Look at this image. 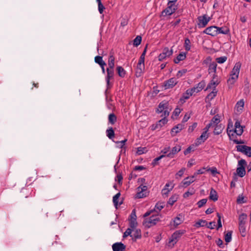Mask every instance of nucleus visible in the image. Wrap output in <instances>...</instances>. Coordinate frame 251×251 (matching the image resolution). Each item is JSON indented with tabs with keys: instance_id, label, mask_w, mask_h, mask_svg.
Wrapping results in <instances>:
<instances>
[{
	"instance_id": "8",
	"label": "nucleus",
	"mask_w": 251,
	"mask_h": 251,
	"mask_svg": "<svg viewBox=\"0 0 251 251\" xmlns=\"http://www.w3.org/2000/svg\"><path fill=\"white\" fill-rule=\"evenodd\" d=\"M177 83L176 79L173 77L165 81L164 82V87L165 89H168L174 87Z\"/></svg>"
},
{
	"instance_id": "61",
	"label": "nucleus",
	"mask_w": 251,
	"mask_h": 251,
	"mask_svg": "<svg viewBox=\"0 0 251 251\" xmlns=\"http://www.w3.org/2000/svg\"><path fill=\"white\" fill-rule=\"evenodd\" d=\"M244 105V101L243 100H240L238 101L236 103V106L237 108H243Z\"/></svg>"
},
{
	"instance_id": "49",
	"label": "nucleus",
	"mask_w": 251,
	"mask_h": 251,
	"mask_svg": "<svg viewBox=\"0 0 251 251\" xmlns=\"http://www.w3.org/2000/svg\"><path fill=\"white\" fill-rule=\"evenodd\" d=\"M205 85V83L204 81H201L200 83H199L197 85V88L198 90L197 92H200L201 91L203 88L204 87Z\"/></svg>"
},
{
	"instance_id": "43",
	"label": "nucleus",
	"mask_w": 251,
	"mask_h": 251,
	"mask_svg": "<svg viewBox=\"0 0 251 251\" xmlns=\"http://www.w3.org/2000/svg\"><path fill=\"white\" fill-rule=\"evenodd\" d=\"M147 151V150L146 148L140 147L137 148L136 153L138 155H141L146 153Z\"/></svg>"
},
{
	"instance_id": "54",
	"label": "nucleus",
	"mask_w": 251,
	"mask_h": 251,
	"mask_svg": "<svg viewBox=\"0 0 251 251\" xmlns=\"http://www.w3.org/2000/svg\"><path fill=\"white\" fill-rule=\"evenodd\" d=\"M166 156L165 155H161L159 156V157H157L155 158H154L152 162V165L153 166H155L157 164V162L160 160L161 158H162L164 157H165Z\"/></svg>"
},
{
	"instance_id": "58",
	"label": "nucleus",
	"mask_w": 251,
	"mask_h": 251,
	"mask_svg": "<svg viewBox=\"0 0 251 251\" xmlns=\"http://www.w3.org/2000/svg\"><path fill=\"white\" fill-rule=\"evenodd\" d=\"M217 216L218 218V221H217V223H218L217 229H218L222 226V225L221 223V216L220 214L219 213H217Z\"/></svg>"
},
{
	"instance_id": "26",
	"label": "nucleus",
	"mask_w": 251,
	"mask_h": 251,
	"mask_svg": "<svg viewBox=\"0 0 251 251\" xmlns=\"http://www.w3.org/2000/svg\"><path fill=\"white\" fill-rule=\"evenodd\" d=\"M217 64L215 62L210 63L208 68V73L210 74L212 72L215 73L216 72Z\"/></svg>"
},
{
	"instance_id": "12",
	"label": "nucleus",
	"mask_w": 251,
	"mask_h": 251,
	"mask_svg": "<svg viewBox=\"0 0 251 251\" xmlns=\"http://www.w3.org/2000/svg\"><path fill=\"white\" fill-rule=\"evenodd\" d=\"M234 126V132L238 135H241L243 132V127L245 126H241L240 122L238 120H237L235 123Z\"/></svg>"
},
{
	"instance_id": "16",
	"label": "nucleus",
	"mask_w": 251,
	"mask_h": 251,
	"mask_svg": "<svg viewBox=\"0 0 251 251\" xmlns=\"http://www.w3.org/2000/svg\"><path fill=\"white\" fill-rule=\"evenodd\" d=\"M183 128V125L181 124H178L175 126L171 131V133L172 136H175Z\"/></svg>"
},
{
	"instance_id": "40",
	"label": "nucleus",
	"mask_w": 251,
	"mask_h": 251,
	"mask_svg": "<svg viewBox=\"0 0 251 251\" xmlns=\"http://www.w3.org/2000/svg\"><path fill=\"white\" fill-rule=\"evenodd\" d=\"M232 233V231H228L226 234H225V241L227 243H228L231 241Z\"/></svg>"
},
{
	"instance_id": "51",
	"label": "nucleus",
	"mask_w": 251,
	"mask_h": 251,
	"mask_svg": "<svg viewBox=\"0 0 251 251\" xmlns=\"http://www.w3.org/2000/svg\"><path fill=\"white\" fill-rule=\"evenodd\" d=\"M206 171H207V172L210 171L211 172V174L214 176H215L216 174H219L216 168H215V167H212V168H210L207 167V169H206Z\"/></svg>"
},
{
	"instance_id": "2",
	"label": "nucleus",
	"mask_w": 251,
	"mask_h": 251,
	"mask_svg": "<svg viewBox=\"0 0 251 251\" xmlns=\"http://www.w3.org/2000/svg\"><path fill=\"white\" fill-rule=\"evenodd\" d=\"M214 127L213 125L210 122L203 129L204 131L200 136L196 140V146H198L201 143H203L208 137L209 133H207L209 128Z\"/></svg>"
},
{
	"instance_id": "23",
	"label": "nucleus",
	"mask_w": 251,
	"mask_h": 251,
	"mask_svg": "<svg viewBox=\"0 0 251 251\" xmlns=\"http://www.w3.org/2000/svg\"><path fill=\"white\" fill-rule=\"evenodd\" d=\"M106 136L110 139H112L115 137V132L112 127H108L106 130Z\"/></svg>"
},
{
	"instance_id": "15",
	"label": "nucleus",
	"mask_w": 251,
	"mask_h": 251,
	"mask_svg": "<svg viewBox=\"0 0 251 251\" xmlns=\"http://www.w3.org/2000/svg\"><path fill=\"white\" fill-rule=\"evenodd\" d=\"M145 69V64H141L140 63H138L136 71V75L137 77H140L142 74L143 73Z\"/></svg>"
},
{
	"instance_id": "57",
	"label": "nucleus",
	"mask_w": 251,
	"mask_h": 251,
	"mask_svg": "<svg viewBox=\"0 0 251 251\" xmlns=\"http://www.w3.org/2000/svg\"><path fill=\"white\" fill-rule=\"evenodd\" d=\"M129 227L134 229L137 226V221H129Z\"/></svg>"
},
{
	"instance_id": "59",
	"label": "nucleus",
	"mask_w": 251,
	"mask_h": 251,
	"mask_svg": "<svg viewBox=\"0 0 251 251\" xmlns=\"http://www.w3.org/2000/svg\"><path fill=\"white\" fill-rule=\"evenodd\" d=\"M247 165V162L245 160L242 159L238 161V166L239 167H244Z\"/></svg>"
},
{
	"instance_id": "35",
	"label": "nucleus",
	"mask_w": 251,
	"mask_h": 251,
	"mask_svg": "<svg viewBox=\"0 0 251 251\" xmlns=\"http://www.w3.org/2000/svg\"><path fill=\"white\" fill-rule=\"evenodd\" d=\"M95 62L100 65H106V63L102 60V57L101 56H96L95 57Z\"/></svg>"
},
{
	"instance_id": "10",
	"label": "nucleus",
	"mask_w": 251,
	"mask_h": 251,
	"mask_svg": "<svg viewBox=\"0 0 251 251\" xmlns=\"http://www.w3.org/2000/svg\"><path fill=\"white\" fill-rule=\"evenodd\" d=\"M199 22V25L201 27H205L208 22L210 20V17H207L206 15H204L202 16H200L198 18Z\"/></svg>"
},
{
	"instance_id": "44",
	"label": "nucleus",
	"mask_w": 251,
	"mask_h": 251,
	"mask_svg": "<svg viewBox=\"0 0 251 251\" xmlns=\"http://www.w3.org/2000/svg\"><path fill=\"white\" fill-rule=\"evenodd\" d=\"M186 169L185 168H182L176 174V178L178 179L183 175Z\"/></svg>"
},
{
	"instance_id": "25",
	"label": "nucleus",
	"mask_w": 251,
	"mask_h": 251,
	"mask_svg": "<svg viewBox=\"0 0 251 251\" xmlns=\"http://www.w3.org/2000/svg\"><path fill=\"white\" fill-rule=\"evenodd\" d=\"M114 68H107L106 69L107 75L105 77L106 78L113 79L114 75Z\"/></svg>"
},
{
	"instance_id": "29",
	"label": "nucleus",
	"mask_w": 251,
	"mask_h": 251,
	"mask_svg": "<svg viewBox=\"0 0 251 251\" xmlns=\"http://www.w3.org/2000/svg\"><path fill=\"white\" fill-rule=\"evenodd\" d=\"M238 78V77H236V76L230 75V77L227 81V84L229 86V88H232V85L234 84Z\"/></svg>"
},
{
	"instance_id": "55",
	"label": "nucleus",
	"mask_w": 251,
	"mask_h": 251,
	"mask_svg": "<svg viewBox=\"0 0 251 251\" xmlns=\"http://www.w3.org/2000/svg\"><path fill=\"white\" fill-rule=\"evenodd\" d=\"M243 153L248 157H251V147L248 146V148L246 149Z\"/></svg>"
},
{
	"instance_id": "52",
	"label": "nucleus",
	"mask_w": 251,
	"mask_h": 251,
	"mask_svg": "<svg viewBox=\"0 0 251 251\" xmlns=\"http://www.w3.org/2000/svg\"><path fill=\"white\" fill-rule=\"evenodd\" d=\"M207 200L206 199H203L197 202V204L199 208L205 205L207 202Z\"/></svg>"
},
{
	"instance_id": "3",
	"label": "nucleus",
	"mask_w": 251,
	"mask_h": 251,
	"mask_svg": "<svg viewBox=\"0 0 251 251\" xmlns=\"http://www.w3.org/2000/svg\"><path fill=\"white\" fill-rule=\"evenodd\" d=\"M176 9V6L175 4V0L168 1L167 7L161 13L163 16H170L175 13Z\"/></svg>"
},
{
	"instance_id": "24",
	"label": "nucleus",
	"mask_w": 251,
	"mask_h": 251,
	"mask_svg": "<svg viewBox=\"0 0 251 251\" xmlns=\"http://www.w3.org/2000/svg\"><path fill=\"white\" fill-rule=\"evenodd\" d=\"M220 83V81H218V79L216 80H211L210 82V83L208 84L206 90H207L209 89H211V88H214L215 89L216 86H217Z\"/></svg>"
},
{
	"instance_id": "19",
	"label": "nucleus",
	"mask_w": 251,
	"mask_h": 251,
	"mask_svg": "<svg viewBox=\"0 0 251 251\" xmlns=\"http://www.w3.org/2000/svg\"><path fill=\"white\" fill-rule=\"evenodd\" d=\"M210 200L215 201L218 200V196L217 195V193L213 188H211V191L210 193V195L209 197Z\"/></svg>"
},
{
	"instance_id": "47",
	"label": "nucleus",
	"mask_w": 251,
	"mask_h": 251,
	"mask_svg": "<svg viewBox=\"0 0 251 251\" xmlns=\"http://www.w3.org/2000/svg\"><path fill=\"white\" fill-rule=\"evenodd\" d=\"M177 198L176 196H173L170 197L168 201V203L172 205L177 201Z\"/></svg>"
},
{
	"instance_id": "22",
	"label": "nucleus",
	"mask_w": 251,
	"mask_h": 251,
	"mask_svg": "<svg viewBox=\"0 0 251 251\" xmlns=\"http://www.w3.org/2000/svg\"><path fill=\"white\" fill-rule=\"evenodd\" d=\"M186 58V54L183 52H181L177 57L174 59V61L175 63L177 64L180 61H182Z\"/></svg>"
},
{
	"instance_id": "18",
	"label": "nucleus",
	"mask_w": 251,
	"mask_h": 251,
	"mask_svg": "<svg viewBox=\"0 0 251 251\" xmlns=\"http://www.w3.org/2000/svg\"><path fill=\"white\" fill-rule=\"evenodd\" d=\"M224 126L222 124L215 125L213 133L215 135H219L222 132L224 128Z\"/></svg>"
},
{
	"instance_id": "20",
	"label": "nucleus",
	"mask_w": 251,
	"mask_h": 251,
	"mask_svg": "<svg viewBox=\"0 0 251 251\" xmlns=\"http://www.w3.org/2000/svg\"><path fill=\"white\" fill-rule=\"evenodd\" d=\"M108 120L109 124L113 125L117 122V118L114 113H111L108 115Z\"/></svg>"
},
{
	"instance_id": "34",
	"label": "nucleus",
	"mask_w": 251,
	"mask_h": 251,
	"mask_svg": "<svg viewBox=\"0 0 251 251\" xmlns=\"http://www.w3.org/2000/svg\"><path fill=\"white\" fill-rule=\"evenodd\" d=\"M117 71L119 76L124 77L126 74V71L121 66H118L117 67Z\"/></svg>"
},
{
	"instance_id": "42",
	"label": "nucleus",
	"mask_w": 251,
	"mask_h": 251,
	"mask_svg": "<svg viewBox=\"0 0 251 251\" xmlns=\"http://www.w3.org/2000/svg\"><path fill=\"white\" fill-rule=\"evenodd\" d=\"M239 229L241 234L242 236L245 237L246 234V227L245 225H239Z\"/></svg>"
},
{
	"instance_id": "14",
	"label": "nucleus",
	"mask_w": 251,
	"mask_h": 251,
	"mask_svg": "<svg viewBox=\"0 0 251 251\" xmlns=\"http://www.w3.org/2000/svg\"><path fill=\"white\" fill-rule=\"evenodd\" d=\"M133 231H134L133 234L130 235V237L132 238L133 242H136L137 239L141 238L142 233L141 229L135 228Z\"/></svg>"
},
{
	"instance_id": "62",
	"label": "nucleus",
	"mask_w": 251,
	"mask_h": 251,
	"mask_svg": "<svg viewBox=\"0 0 251 251\" xmlns=\"http://www.w3.org/2000/svg\"><path fill=\"white\" fill-rule=\"evenodd\" d=\"M187 69H182L181 70L179 71L177 74V76L178 77L182 76L183 74H185L187 72Z\"/></svg>"
},
{
	"instance_id": "13",
	"label": "nucleus",
	"mask_w": 251,
	"mask_h": 251,
	"mask_svg": "<svg viewBox=\"0 0 251 251\" xmlns=\"http://www.w3.org/2000/svg\"><path fill=\"white\" fill-rule=\"evenodd\" d=\"M241 67V64L239 62H237L235 64L233 68L232 69V70L231 72L230 75L232 76H236V77H238Z\"/></svg>"
},
{
	"instance_id": "6",
	"label": "nucleus",
	"mask_w": 251,
	"mask_h": 251,
	"mask_svg": "<svg viewBox=\"0 0 251 251\" xmlns=\"http://www.w3.org/2000/svg\"><path fill=\"white\" fill-rule=\"evenodd\" d=\"M173 51L172 49L170 50L168 48L166 47L163 49L162 52L158 55V60L163 61L167 57H169L173 54Z\"/></svg>"
},
{
	"instance_id": "38",
	"label": "nucleus",
	"mask_w": 251,
	"mask_h": 251,
	"mask_svg": "<svg viewBox=\"0 0 251 251\" xmlns=\"http://www.w3.org/2000/svg\"><path fill=\"white\" fill-rule=\"evenodd\" d=\"M121 196V193L120 192L116 194L113 197V202L114 203V206L116 208H117V206L119 205L118 203V199L119 198L120 196Z\"/></svg>"
},
{
	"instance_id": "50",
	"label": "nucleus",
	"mask_w": 251,
	"mask_h": 251,
	"mask_svg": "<svg viewBox=\"0 0 251 251\" xmlns=\"http://www.w3.org/2000/svg\"><path fill=\"white\" fill-rule=\"evenodd\" d=\"M226 60L227 57L226 56H222L218 57L216 59V62L220 64L224 63Z\"/></svg>"
},
{
	"instance_id": "46",
	"label": "nucleus",
	"mask_w": 251,
	"mask_h": 251,
	"mask_svg": "<svg viewBox=\"0 0 251 251\" xmlns=\"http://www.w3.org/2000/svg\"><path fill=\"white\" fill-rule=\"evenodd\" d=\"M236 201L238 204H242L246 202L247 201L244 200V197L242 194L238 196Z\"/></svg>"
},
{
	"instance_id": "21",
	"label": "nucleus",
	"mask_w": 251,
	"mask_h": 251,
	"mask_svg": "<svg viewBox=\"0 0 251 251\" xmlns=\"http://www.w3.org/2000/svg\"><path fill=\"white\" fill-rule=\"evenodd\" d=\"M179 216H180V215H179V216L176 217L173 221L171 223V225L172 226H173L174 227H176L182 223L183 221L182 217L180 218Z\"/></svg>"
},
{
	"instance_id": "4",
	"label": "nucleus",
	"mask_w": 251,
	"mask_h": 251,
	"mask_svg": "<svg viewBox=\"0 0 251 251\" xmlns=\"http://www.w3.org/2000/svg\"><path fill=\"white\" fill-rule=\"evenodd\" d=\"M160 221L159 216L158 215H152L149 218L145 220V223L146 226L150 227L153 226L155 225L159 221Z\"/></svg>"
},
{
	"instance_id": "63",
	"label": "nucleus",
	"mask_w": 251,
	"mask_h": 251,
	"mask_svg": "<svg viewBox=\"0 0 251 251\" xmlns=\"http://www.w3.org/2000/svg\"><path fill=\"white\" fill-rule=\"evenodd\" d=\"M197 90L198 88L197 86L192 88L190 90V92H189V96H192L193 95H195L196 93H198L199 92H197Z\"/></svg>"
},
{
	"instance_id": "32",
	"label": "nucleus",
	"mask_w": 251,
	"mask_h": 251,
	"mask_svg": "<svg viewBox=\"0 0 251 251\" xmlns=\"http://www.w3.org/2000/svg\"><path fill=\"white\" fill-rule=\"evenodd\" d=\"M207 225L208 223L206 220L201 219L199 221L197 222L194 226L197 227H199L206 226Z\"/></svg>"
},
{
	"instance_id": "17",
	"label": "nucleus",
	"mask_w": 251,
	"mask_h": 251,
	"mask_svg": "<svg viewBox=\"0 0 251 251\" xmlns=\"http://www.w3.org/2000/svg\"><path fill=\"white\" fill-rule=\"evenodd\" d=\"M108 68H114L115 66V57L113 52H110V55L108 60Z\"/></svg>"
},
{
	"instance_id": "27",
	"label": "nucleus",
	"mask_w": 251,
	"mask_h": 251,
	"mask_svg": "<svg viewBox=\"0 0 251 251\" xmlns=\"http://www.w3.org/2000/svg\"><path fill=\"white\" fill-rule=\"evenodd\" d=\"M180 151V147H175L172 148L171 151L168 153L167 155V157H173V156L174 154Z\"/></svg>"
},
{
	"instance_id": "30",
	"label": "nucleus",
	"mask_w": 251,
	"mask_h": 251,
	"mask_svg": "<svg viewBox=\"0 0 251 251\" xmlns=\"http://www.w3.org/2000/svg\"><path fill=\"white\" fill-rule=\"evenodd\" d=\"M218 34L222 33L224 34H227L229 32V29L226 27H218L217 26Z\"/></svg>"
},
{
	"instance_id": "39",
	"label": "nucleus",
	"mask_w": 251,
	"mask_h": 251,
	"mask_svg": "<svg viewBox=\"0 0 251 251\" xmlns=\"http://www.w3.org/2000/svg\"><path fill=\"white\" fill-rule=\"evenodd\" d=\"M142 37L141 36H137L133 40V46L134 47L138 46L141 43Z\"/></svg>"
},
{
	"instance_id": "1",
	"label": "nucleus",
	"mask_w": 251,
	"mask_h": 251,
	"mask_svg": "<svg viewBox=\"0 0 251 251\" xmlns=\"http://www.w3.org/2000/svg\"><path fill=\"white\" fill-rule=\"evenodd\" d=\"M170 111L171 109L168 101H162L159 104L158 108L156 110V112L158 114H161L160 117H162L161 120L156 123V125H158L159 129L167 123V117L169 115Z\"/></svg>"
},
{
	"instance_id": "33",
	"label": "nucleus",
	"mask_w": 251,
	"mask_h": 251,
	"mask_svg": "<svg viewBox=\"0 0 251 251\" xmlns=\"http://www.w3.org/2000/svg\"><path fill=\"white\" fill-rule=\"evenodd\" d=\"M247 215L245 213L241 214L239 217V225H245Z\"/></svg>"
},
{
	"instance_id": "7",
	"label": "nucleus",
	"mask_w": 251,
	"mask_h": 251,
	"mask_svg": "<svg viewBox=\"0 0 251 251\" xmlns=\"http://www.w3.org/2000/svg\"><path fill=\"white\" fill-rule=\"evenodd\" d=\"M183 233L184 231L182 230H179L175 232L169 239V243H173L172 245L174 246L177 242V239Z\"/></svg>"
},
{
	"instance_id": "11",
	"label": "nucleus",
	"mask_w": 251,
	"mask_h": 251,
	"mask_svg": "<svg viewBox=\"0 0 251 251\" xmlns=\"http://www.w3.org/2000/svg\"><path fill=\"white\" fill-rule=\"evenodd\" d=\"M112 250L113 251H125L126 248L125 245L122 242H117L113 244Z\"/></svg>"
},
{
	"instance_id": "60",
	"label": "nucleus",
	"mask_w": 251,
	"mask_h": 251,
	"mask_svg": "<svg viewBox=\"0 0 251 251\" xmlns=\"http://www.w3.org/2000/svg\"><path fill=\"white\" fill-rule=\"evenodd\" d=\"M123 180V176L122 174H119L116 176V177L115 178V180L117 181L119 183V184H122V181Z\"/></svg>"
},
{
	"instance_id": "41",
	"label": "nucleus",
	"mask_w": 251,
	"mask_h": 251,
	"mask_svg": "<svg viewBox=\"0 0 251 251\" xmlns=\"http://www.w3.org/2000/svg\"><path fill=\"white\" fill-rule=\"evenodd\" d=\"M165 206L164 202H157L154 208V210L160 211L162 209L164 208Z\"/></svg>"
},
{
	"instance_id": "64",
	"label": "nucleus",
	"mask_w": 251,
	"mask_h": 251,
	"mask_svg": "<svg viewBox=\"0 0 251 251\" xmlns=\"http://www.w3.org/2000/svg\"><path fill=\"white\" fill-rule=\"evenodd\" d=\"M127 141V139H125L124 140H122L121 141L117 142L116 143L118 144H119V147L120 148H123L124 146H125V143Z\"/></svg>"
},
{
	"instance_id": "37",
	"label": "nucleus",
	"mask_w": 251,
	"mask_h": 251,
	"mask_svg": "<svg viewBox=\"0 0 251 251\" xmlns=\"http://www.w3.org/2000/svg\"><path fill=\"white\" fill-rule=\"evenodd\" d=\"M220 116L219 114L216 115L211 120L210 123L213 125V126H215V125H218V124L220 122Z\"/></svg>"
},
{
	"instance_id": "36",
	"label": "nucleus",
	"mask_w": 251,
	"mask_h": 251,
	"mask_svg": "<svg viewBox=\"0 0 251 251\" xmlns=\"http://www.w3.org/2000/svg\"><path fill=\"white\" fill-rule=\"evenodd\" d=\"M188 99V89L185 91L182 97L179 99V103L180 104H183L186 100Z\"/></svg>"
},
{
	"instance_id": "9",
	"label": "nucleus",
	"mask_w": 251,
	"mask_h": 251,
	"mask_svg": "<svg viewBox=\"0 0 251 251\" xmlns=\"http://www.w3.org/2000/svg\"><path fill=\"white\" fill-rule=\"evenodd\" d=\"M203 33L212 36H215L218 35L217 26H211L208 27L203 31Z\"/></svg>"
},
{
	"instance_id": "45",
	"label": "nucleus",
	"mask_w": 251,
	"mask_h": 251,
	"mask_svg": "<svg viewBox=\"0 0 251 251\" xmlns=\"http://www.w3.org/2000/svg\"><path fill=\"white\" fill-rule=\"evenodd\" d=\"M134 229L129 227L126 229V230L125 231V232L123 234V238H126L128 236L132 235L131 233Z\"/></svg>"
},
{
	"instance_id": "53",
	"label": "nucleus",
	"mask_w": 251,
	"mask_h": 251,
	"mask_svg": "<svg viewBox=\"0 0 251 251\" xmlns=\"http://www.w3.org/2000/svg\"><path fill=\"white\" fill-rule=\"evenodd\" d=\"M98 10L100 14H102L103 12L104 9H105V7L103 6V5L101 2L98 3Z\"/></svg>"
},
{
	"instance_id": "48",
	"label": "nucleus",
	"mask_w": 251,
	"mask_h": 251,
	"mask_svg": "<svg viewBox=\"0 0 251 251\" xmlns=\"http://www.w3.org/2000/svg\"><path fill=\"white\" fill-rule=\"evenodd\" d=\"M247 148H248V146L246 145H239L236 146L237 151L242 153H244V151H245Z\"/></svg>"
},
{
	"instance_id": "56",
	"label": "nucleus",
	"mask_w": 251,
	"mask_h": 251,
	"mask_svg": "<svg viewBox=\"0 0 251 251\" xmlns=\"http://www.w3.org/2000/svg\"><path fill=\"white\" fill-rule=\"evenodd\" d=\"M188 176L186 177L181 183V186L187 187L188 186Z\"/></svg>"
},
{
	"instance_id": "28",
	"label": "nucleus",
	"mask_w": 251,
	"mask_h": 251,
	"mask_svg": "<svg viewBox=\"0 0 251 251\" xmlns=\"http://www.w3.org/2000/svg\"><path fill=\"white\" fill-rule=\"evenodd\" d=\"M237 174L241 177L245 176L246 174L245 168L244 167H238L236 170Z\"/></svg>"
},
{
	"instance_id": "5",
	"label": "nucleus",
	"mask_w": 251,
	"mask_h": 251,
	"mask_svg": "<svg viewBox=\"0 0 251 251\" xmlns=\"http://www.w3.org/2000/svg\"><path fill=\"white\" fill-rule=\"evenodd\" d=\"M138 192L136 194L135 198L141 199L146 197L148 195L147 186L141 185L138 187Z\"/></svg>"
},
{
	"instance_id": "31",
	"label": "nucleus",
	"mask_w": 251,
	"mask_h": 251,
	"mask_svg": "<svg viewBox=\"0 0 251 251\" xmlns=\"http://www.w3.org/2000/svg\"><path fill=\"white\" fill-rule=\"evenodd\" d=\"M217 93V91H216L215 89H214L213 91L210 93L205 98V101L206 102L207 101V100L209 101L212 100L216 96V94Z\"/></svg>"
}]
</instances>
